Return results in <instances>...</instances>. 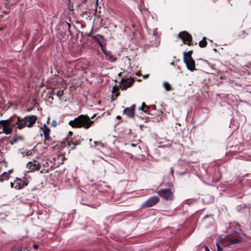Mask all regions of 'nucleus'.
Segmentation results:
<instances>
[{"mask_svg": "<svg viewBox=\"0 0 251 251\" xmlns=\"http://www.w3.org/2000/svg\"><path fill=\"white\" fill-rule=\"evenodd\" d=\"M94 122L91 121L89 117L87 116L81 115L73 120L69 122V125L74 128L84 127V128H89Z\"/></svg>", "mask_w": 251, "mask_h": 251, "instance_id": "obj_1", "label": "nucleus"}, {"mask_svg": "<svg viewBox=\"0 0 251 251\" xmlns=\"http://www.w3.org/2000/svg\"><path fill=\"white\" fill-rule=\"evenodd\" d=\"M37 120V117L35 115H27L23 118L18 117L16 128L21 129L25 126L29 128L31 127L36 123Z\"/></svg>", "mask_w": 251, "mask_h": 251, "instance_id": "obj_2", "label": "nucleus"}, {"mask_svg": "<svg viewBox=\"0 0 251 251\" xmlns=\"http://www.w3.org/2000/svg\"><path fill=\"white\" fill-rule=\"evenodd\" d=\"M158 195L166 201H171L174 198V194L170 189H164L157 191Z\"/></svg>", "mask_w": 251, "mask_h": 251, "instance_id": "obj_3", "label": "nucleus"}, {"mask_svg": "<svg viewBox=\"0 0 251 251\" xmlns=\"http://www.w3.org/2000/svg\"><path fill=\"white\" fill-rule=\"evenodd\" d=\"M159 201L158 196L151 197L149 199L144 202L141 205L142 208H146L152 207L155 205Z\"/></svg>", "mask_w": 251, "mask_h": 251, "instance_id": "obj_4", "label": "nucleus"}, {"mask_svg": "<svg viewBox=\"0 0 251 251\" xmlns=\"http://www.w3.org/2000/svg\"><path fill=\"white\" fill-rule=\"evenodd\" d=\"M234 234L227 237V240L229 242V245H233L241 243L243 239L238 232H234Z\"/></svg>", "mask_w": 251, "mask_h": 251, "instance_id": "obj_5", "label": "nucleus"}, {"mask_svg": "<svg viewBox=\"0 0 251 251\" xmlns=\"http://www.w3.org/2000/svg\"><path fill=\"white\" fill-rule=\"evenodd\" d=\"M178 37L180 38L184 44H187L191 46L192 43V37L191 35L186 31H181L178 34Z\"/></svg>", "mask_w": 251, "mask_h": 251, "instance_id": "obj_6", "label": "nucleus"}, {"mask_svg": "<svg viewBox=\"0 0 251 251\" xmlns=\"http://www.w3.org/2000/svg\"><path fill=\"white\" fill-rule=\"evenodd\" d=\"M92 39L94 42L97 43L100 47L101 50L103 48V43L106 44V40L102 35L98 34L96 35L92 36Z\"/></svg>", "mask_w": 251, "mask_h": 251, "instance_id": "obj_7", "label": "nucleus"}, {"mask_svg": "<svg viewBox=\"0 0 251 251\" xmlns=\"http://www.w3.org/2000/svg\"><path fill=\"white\" fill-rule=\"evenodd\" d=\"M134 80L132 78H123L121 80V88L122 90H126L127 88L130 87L134 83Z\"/></svg>", "mask_w": 251, "mask_h": 251, "instance_id": "obj_8", "label": "nucleus"}, {"mask_svg": "<svg viewBox=\"0 0 251 251\" xmlns=\"http://www.w3.org/2000/svg\"><path fill=\"white\" fill-rule=\"evenodd\" d=\"M77 193L78 194V197L81 198L82 200L80 201V202L83 205H89L90 206V204L85 201V199H88L89 197H91L90 195H87L84 191H83L80 189H78Z\"/></svg>", "mask_w": 251, "mask_h": 251, "instance_id": "obj_9", "label": "nucleus"}, {"mask_svg": "<svg viewBox=\"0 0 251 251\" xmlns=\"http://www.w3.org/2000/svg\"><path fill=\"white\" fill-rule=\"evenodd\" d=\"M27 183L22 180L21 179H17L16 181H14V183H11V187H13L16 189H21L23 188L25 186L27 185Z\"/></svg>", "mask_w": 251, "mask_h": 251, "instance_id": "obj_10", "label": "nucleus"}, {"mask_svg": "<svg viewBox=\"0 0 251 251\" xmlns=\"http://www.w3.org/2000/svg\"><path fill=\"white\" fill-rule=\"evenodd\" d=\"M135 106V104H133L130 107L126 108L124 110V114L128 118H133L134 115V110Z\"/></svg>", "mask_w": 251, "mask_h": 251, "instance_id": "obj_11", "label": "nucleus"}, {"mask_svg": "<svg viewBox=\"0 0 251 251\" xmlns=\"http://www.w3.org/2000/svg\"><path fill=\"white\" fill-rule=\"evenodd\" d=\"M183 61L186 64L187 68L191 72L196 70L195 68V62L193 58H189V59H187L185 61Z\"/></svg>", "mask_w": 251, "mask_h": 251, "instance_id": "obj_12", "label": "nucleus"}, {"mask_svg": "<svg viewBox=\"0 0 251 251\" xmlns=\"http://www.w3.org/2000/svg\"><path fill=\"white\" fill-rule=\"evenodd\" d=\"M42 129H43V132L45 140H50V130L49 127L46 124H44Z\"/></svg>", "mask_w": 251, "mask_h": 251, "instance_id": "obj_13", "label": "nucleus"}, {"mask_svg": "<svg viewBox=\"0 0 251 251\" xmlns=\"http://www.w3.org/2000/svg\"><path fill=\"white\" fill-rule=\"evenodd\" d=\"M101 51L111 61L114 62L116 60V58L110 51L105 50L104 48H102Z\"/></svg>", "mask_w": 251, "mask_h": 251, "instance_id": "obj_14", "label": "nucleus"}, {"mask_svg": "<svg viewBox=\"0 0 251 251\" xmlns=\"http://www.w3.org/2000/svg\"><path fill=\"white\" fill-rule=\"evenodd\" d=\"M67 182L71 186H75L77 184L76 178L73 176H71L70 177L67 178Z\"/></svg>", "mask_w": 251, "mask_h": 251, "instance_id": "obj_15", "label": "nucleus"}, {"mask_svg": "<svg viewBox=\"0 0 251 251\" xmlns=\"http://www.w3.org/2000/svg\"><path fill=\"white\" fill-rule=\"evenodd\" d=\"M128 147H132L135 148L134 151L137 152H140V151L141 150V146L139 144V143H129L128 144H126Z\"/></svg>", "mask_w": 251, "mask_h": 251, "instance_id": "obj_16", "label": "nucleus"}, {"mask_svg": "<svg viewBox=\"0 0 251 251\" xmlns=\"http://www.w3.org/2000/svg\"><path fill=\"white\" fill-rule=\"evenodd\" d=\"M26 166L27 168H29V170L28 171L29 172L33 171L34 170H38L40 168V166L38 165L36 166L35 164H32L31 162H28Z\"/></svg>", "mask_w": 251, "mask_h": 251, "instance_id": "obj_17", "label": "nucleus"}, {"mask_svg": "<svg viewBox=\"0 0 251 251\" xmlns=\"http://www.w3.org/2000/svg\"><path fill=\"white\" fill-rule=\"evenodd\" d=\"M193 53V50H191L188 52H183V61H185L187 59L193 58L192 57V54Z\"/></svg>", "mask_w": 251, "mask_h": 251, "instance_id": "obj_18", "label": "nucleus"}, {"mask_svg": "<svg viewBox=\"0 0 251 251\" xmlns=\"http://www.w3.org/2000/svg\"><path fill=\"white\" fill-rule=\"evenodd\" d=\"M150 107V106H146L145 102H142V106L141 107L139 108V110H142L146 114H149V113L148 111V109Z\"/></svg>", "mask_w": 251, "mask_h": 251, "instance_id": "obj_19", "label": "nucleus"}, {"mask_svg": "<svg viewBox=\"0 0 251 251\" xmlns=\"http://www.w3.org/2000/svg\"><path fill=\"white\" fill-rule=\"evenodd\" d=\"M78 144L77 142L74 141L72 139L71 140H69L67 143V145L71 146V150H75V145Z\"/></svg>", "mask_w": 251, "mask_h": 251, "instance_id": "obj_20", "label": "nucleus"}, {"mask_svg": "<svg viewBox=\"0 0 251 251\" xmlns=\"http://www.w3.org/2000/svg\"><path fill=\"white\" fill-rule=\"evenodd\" d=\"M9 177V173L6 172H3L0 175V182H3L4 180L8 179Z\"/></svg>", "mask_w": 251, "mask_h": 251, "instance_id": "obj_21", "label": "nucleus"}, {"mask_svg": "<svg viewBox=\"0 0 251 251\" xmlns=\"http://www.w3.org/2000/svg\"><path fill=\"white\" fill-rule=\"evenodd\" d=\"M216 245L217 247V251H222L224 248H226V247L223 244V243H221L220 242H217Z\"/></svg>", "mask_w": 251, "mask_h": 251, "instance_id": "obj_22", "label": "nucleus"}, {"mask_svg": "<svg viewBox=\"0 0 251 251\" xmlns=\"http://www.w3.org/2000/svg\"><path fill=\"white\" fill-rule=\"evenodd\" d=\"M24 140V137L21 136H19L18 137H14L13 138V141H11L10 142V144L13 145L14 143H16L18 140Z\"/></svg>", "mask_w": 251, "mask_h": 251, "instance_id": "obj_23", "label": "nucleus"}, {"mask_svg": "<svg viewBox=\"0 0 251 251\" xmlns=\"http://www.w3.org/2000/svg\"><path fill=\"white\" fill-rule=\"evenodd\" d=\"M207 45V42L205 40V38H203V40H201L199 42V46L201 48H204Z\"/></svg>", "mask_w": 251, "mask_h": 251, "instance_id": "obj_24", "label": "nucleus"}, {"mask_svg": "<svg viewBox=\"0 0 251 251\" xmlns=\"http://www.w3.org/2000/svg\"><path fill=\"white\" fill-rule=\"evenodd\" d=\"M163 86L167 91H169L171 90V86L168 82L164 81L163 82Z\"/></svg>", "mask_w": 251, "mask_h": 251, "instance_id": "obj_25", "label": "nucleus"}, {"mask_svg": "<svg viewBox=\"0 0 251 251\" xmlns=\"http://www.w3.org/2000/svg\"><path fill=\"white\" fill-rule=\"evenodd\" d=\"M0 121V123H5L7 125L11 124V123L13 122L11 118H10L8 119H7L6 120H1Z\"/></svg>", "mask_w": 251, "mask_h": 251, "instance_id": "obj_26", "label": "nucleus"}, {"mask_svg": "<svg viewBox=\"0 0 251 251\" xmlns=\"http://www.w3.org/2000/svg\"><path fill=\"white\" fill-rule=\"evenodd\" d=\"M8 126L10 128H11V133L12 132L13 129L14 127L16 128L17 126V122L15 124H10L8 125Z\"/></svg>", "mask_w": 251, "mask_h": 251, "instance_id": "obj_27", "label": "nucleus"}, {"mask_svg": "<svg viewBox=\"0 0 251 251\" xmlns=\"http://www.w3.org/2000/svg\"><path fill=\"white\" fill-rule=\"evenodd\" d=\"M63 94V91L62 90H60L57 91L56 92V95L59 97L60 98L61 96H62Z\"/></svg>", "mask_w": 251, "mask_h": 251, "instance_id": "obj_28", "label": "nucleus"}, {"mask_svg": "<svg viewBox=\"0 0 251 251\" xmlns=\"http://www.w3.org/2000/svg\"><path fill=\"white\" fill-rule=\"evenodd\" d=\"M92 32H93V27L92 28V29H91V30L90 32L86 33V35L88 36V37H92V36H93L92 35Z\"/></svg>", "mask_w": 251, "mask_h": 251, "instance_id": "obj_29", "label": "nucleus"}, {"mask_svg": "<svg viewBox=\"0 0 251 251\" xmlns=\"http://www.w3.org/2000/svg\"><path fill=\"white\" fill-rule=\"evenodd\" d=\"M51 126L54 127H55L57 126V122L55 120H53L52 122Z\"/></svg>", "mask_w": 251, "mask_h": 251, "instance_id": "obj_30", "label": "nucleus"}, {"mask_svg": "<svg viewBox=\"0 0 251 251\" xmlns=\"http://www.w3.org/2000/svg\"><path fill=\"white\" fill-rule=\"evenodd\" d=\"M91 2L94 3L95 6H97L98 5V0H91Z\"/></svg>", "mask_w": 251, "mask_h": 251, "instance_id": "obj_31", "label": "nucleus"}, {"mask_svg": "<svg viewBox=\"0 0 251 251\" xmlns=\"http://www.w3.org/2000/svg\"><path fill=\"white\" fill-rule=\"evenodd\" d=\"M73 134V132L72 131H70L69 132H68V135H67V138H68L69 136H72Z\"/></svg>", "mask_w": 251, "mask_h": 251, "instance_id": "obj_32", "label": "nucleus"}, {"mask_svg": "<svg viewBox=\"0 0 251 251\" xmlns=\"http://www.w3.org/2000/svg\"><path fill=\"white\" fill-rule=\"evenodd\" d=\"M33 247L35 249H37L38 248V245H37V244H34L33 245Z\"/></svg>", "mask_w": 251, "mask_h": 251, "instance_id": "obj_33", "label": "nucleus"}, {"mask_svg": "<svg viewBox=\"0 0 251 251\" xmlns=\"http://www.w3.org/2000/svg\"><path fill=\"white\" fill-rule=\"evenodd\" d=\"M205 249L206 251H210L209 249H208V248L207 247H206Z\"/></svg>", "mask_w": 251, "mask_h": 251, "instance_id": "obj_34", "label": "nucleus"}, {"mask_svg": "<svg viewBox=\"0 0 251 251\" xmlns=\"http://www.w3.org/2000/svg\"><path fill=\"white\" fill-rule=\"evenodd\" d=\"M94 144H95V146H97V144H98V142H97V141H94Z\"/></svg>", "mask_w": 251, "mask_h": 251, "instance_id": "obj_35", "label": "nucleus"}, {"mask_svg": "<svg viewBox=\"0 0 251 251\" xmlns=\"http://www.w3.org/2000/svg\"><path fill=\"white\" fill-rule=\"evenodd\" d=\"M67 25H68V28H69H69H70V26H71L70 24H69V23H67Z\"/></svg>", "mask_w": 251, "mask_h": 251, "instance_id": "obj_36", "label": "nucleus"}, {"mask_svg": "<svg viewBox=\"0 0 251 251\" xmlns=\"http://www.w3.org/2000/svg\"><path fill=\"white\" fill-rule=\"evenodd\" d=\"M12 170H9L7 173H9V174L10 173H11L12 172Z\"/></svg>", "mask_w": 251, "mask_h": 251, "instance_id": "obj_37", "label": "nucleus"}, {"mask_svg": "<svg viewBox=\"0 0 251 251\" xmlns=\"http://www.w3.org/2000/svg\"><path fill=\"white\" fill-rule=\"evenodd\" d=\"M171 65H174V62H173L171 63Z\"/></svg>", "mask_w": 251, "mask_h": 251, "instance_id": "obj_38", "label": "nucleus"}, {"mask_svg": "<svg viewBox=\"0 0 251 251\" xmlns=\"http://www.w3.org/2000/svg\"><path fill=\"white\" fill-rule=\"evenodd\" d=\"M148 75H145V76H144V77H148Z\"/></svg>", "mask_w": 251, "mask_h": 251, "instance_id": "obj_39", "label": "nucleus"}, {"mask_svg": "<svg viewBox=\"0 0 251 251\" xmlns=\"http://www.w3.org/2000/svg\"><path fill=\"white\" fill-rule=\"evenodd\" d=\"M120 118V116H118L117 117V118H118V119H119V118Z\"/></svg>", "mask_w": 251, "mask_h": 251, "instance_id": "obj_40", "label": "nucleus"}, {"mask_svg": "<svg viewBox=\"0 0 251 251\" xmlns=\"http://www.w3.org/2000/svg\"><path fill=\"white\" fill-rule=\"evenodd\" d=\"M171 172H172V173L173 174V169H171Z\"/></svg>", "mask_w": 251, "mask_h": 251, "instance_id": "obj_41", "label": "nucleus"}]
</instances>
